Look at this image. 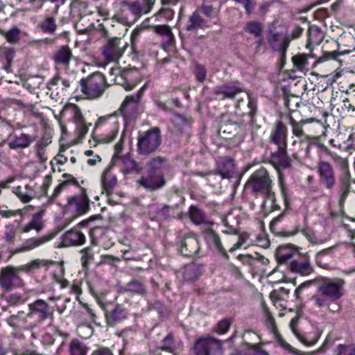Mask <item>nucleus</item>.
Returning a JSON list of instances; mask_svg holds the SVG:
<instances>
[{
  "instance_id": "obj_58",
  "label": "nucleus",
  "mask_w": 355,
  "mask_h": 355,
  "mask_svg": "<svg viewBox=\"0 0 355 355\" xmlns=\"http://www.w3.org/2000/svg\"><path fill=\"white\" fill-rule=\"evenodd\" d=\"M175 37L173 33L171 32L168 35L162 38L161 46L163 49L167 51L169 49L175 46Z\"/></svg>"
},
{
  "instance_id": "obj_7",
  "label": "nucleus",
  "mask_w": 355,
  "mask_h": 355,
  "mask_svg": "<svg viewBox=\"0 0 355 355\" xmlns=\"http://www.w3.org/2000/svg\"><path fill=\"white\" fill-rule=\"evenodd\" d=\"M25 283L14 266H7L0 271V286L5 292L22 288Z\"/></svg>"
},
{
  "instance_id": "obj_39",
  "label": "nucleus",
  "mask_w": 355,
  "mask_h": 355,
  "mask_svg": "<svg viewBox=\"0 0 355 355\" xmlns=\"http://www.w3.org/2000/svg\"><path fill=\"white\" fill-rule=\"evenodd\" d=\"M28 317H29L28 313H25L24 311H18L16 314H12L7 318L6 321L14 330H17L19 328V323H26Z\"/></svg>"
},
{
  "instance_id": "obj_34",
  "label": "nucleus",
  "mask_w": 355,
  "mask_h": 355,
  "mask_svg": "<svg viewBox=\"0 0 355 355\" xmlns=\"http://www.w3.org/2000/svg\"><path fill=\"white\" fill-rule=\"evenodd\" d=\"M141 95L142 88L140 89V90H139L137 93L132 95H128L125 97L120 107V110H121L124 115H125L127 110L128 109L129 107H131V108H135L137 106V103L140 101Z\"/></svg>"
},
{
  "instance_id": "obj_11",
  "label": "nucleus",
  "mask_w": 355,
  "mask_h": 355,
  "mask_svg": "<svg viewBox=\"0 0 355 355\" xmlns=\"http://www.w3.org/2000/svg\"><path fill=\"white\" fill-rule=\"evenodd\" d=\"M319 182L328 190L332 189L336 183V175L333 166L327 162H320L318 166Z\"/></svg>"
},
{
  "instance_id": "obj_23",
  "label": "nucleus",
  "mask_w": 355,
  "mask_h": 355,
  "mask_svg": "<svg viewBox=\"0 0 355 355\" xmlns=\"http://www.w3.org/2000/svg\"><path fill=\"white\" fill-rule=\"evenodd\" d=\"M204 266L198 261L191 262L184 266L182 277L184 281L192 282L197 280L203 270Z\"/></svg>"
},
{
  "instance_id": "obj_38",
  "label": "nucleus",
  "mask_w": 355,
  "mask_h": 355,
  "mask_svg": "<svg viewBox=\"0 0 355 355\" xmlns=\"http://www.w3.org/2000/svg\"><path fill=\"white\" fill-rule=\"evenodd\" d=\"M71 55L70 49L68 46H62L54 55L55 62L59 64L68 65Z\"/></svg>"
},
{
  "instance_id": "obj_62",
  "label": "nucleus",
  "mask_w": 355,
  "mask_h": 355,
  "mask_svg": "<svg viewBox=\"0 0 355 355\" xmlns=\"http://www.w3.org/2000/svg\"><path fill=\"white\" fill-rule=\"evenodd\" d=\"M150 309L158 312L159 316H165L168 313V309L166 306L159 301H156L150 304Z\"/></svg>"
},
{
  "instance_id": "obj_46",
  "label": "nucleus",
  "mask_w": 355,
  "mask_h": 355,
  "mask_svg": "<svg viewBox=\"0 0 355 355\" xmlns=\"http://www.w3.org/2000/svg\"><path fill=\"white\" fill-rule=\"evenodd\" d=\"M62 178L64 179V180L60 183L54 189L53 195L55 196H58L67 185L73 184L78 186V181L72 175L69 173H64L62 175Z\"/></svg>"
},
{
  "instance_id": "obj_20",
  "label": "nucleus",
  "mask_w": 355,
  "mask_h": 355,
  "mask_svg": "<svg viewBox=\"0 0 355 355\" xmlns=\"http://www.w3.org/2000/svg\"><path fill=\"white\" fill-rule=\"evenodd\" d=\"M118 291L121 293H130L145 297L147 295V287L141 281L133 279L124 285L119 286Z\"/></svg>"
},
{
  "instance_id": "obj_64",
  "label": "nucleus",
  "mask_w": 355,
  "mask_h": 355,
  "mask_svg": "<svg viewBox=\"0 0 355 355\" xmlns=\"http://www.w3.org/2000/svg\"><path fill=\"white\" fill-rule=\"evenodd\" d=\"M338 354L336 355H354L351 345H338L337 347Z\"/></svg>"
},
{
  "instance_id": "obj_10",
  "label": "nucleus",
  "mask_w": 355,
  "mask_h": 355,
  "mask_svg": "<svg viewBox=\"0 0 355 355\" xmlns=\"http://www.w3.org/2000/svg\"><path fill=\"white\" fill-rule=\"evenodd\" d=\"M343 284L342 279L328 280L320 284L318 291L331 302H334L343 295Z\"/></svg>"
},
{
  "instance_id": "obj_21",
  "label": "nucleus",
  "mask_w": 355,
  "mask_h": 355,
  "mask_svg": "<svg viewBox=\"0 0 355 355\" xmlns=\"http://www.w3.org/2000/svg\"><path fill=\"white\" fill-rule=\"evenodd\" d=\"M274 26H270L268 28V41L270 47L276 51H280L284 49H286L288 46V43L286 40L285 35L283 33L275 32L273 29Z\"/></svg>"
},
{
  "instance_id": "obj_4",
  "label": "nucleus",
  "mask_w": 355,
  "mask_h": 355,
  "mask_svg": "<svg viewBox=\"0 0 355 355\" xmlns=\"http://www.w3.org/2000/svg\"><path fill=\"white\" fill-rule=\"evenodd\" d=\"M334 155V159L340 171L338 178V193L340 195L339 205L342 207L351 191L352 177L347 159Z\"/></svg>"
},
{
  "instance_id": "obj_52",
  "label": "nucleus",
  "mask_w": 355,
  "mask_h": 355,
  "mask_svg": "<svg viewBox=\"0 0 355 355\" xmlns=\"http://www.w3.org/2000/svg\"><path fill=\"white\" fill-rule=\"evenodd\" d=\"M196 11H198L200 15H204L211 19H214L217 14L216 9L211 5L203 4L202 6L198 8Z\"/></svg>"
},
{
  "instance_id": "obj_54",
  "label": "nucleus",
  "mask_w": 355,
  "mask_h": 355,
  "mask_svg": "<svg viewBox=\"0 0 355 355\" xmlns=\"http://www.w3.org/2000/svg\"><path fill=\"white\" fill-rule=\"evenodd\" d=\"M174 11L168 6H163L155 15V16L158 17H163L166 21L171 20L173 18Z\"/></svg>"
},
{
  "instance_id": "obj_26",
  "label": "nucleus",
  "mask_w": 355,
  "mask_h": 355,
  "mask_svg": "<svg viewBox=\"0 0 355 355\" xmlns=\"http://www.w3.org/2000/svg\"><path fill=\"white\" fill-rule=\"evenodd\" d=\"M89 200L86 194L76 195L68 198L67 205L74 207L76 211L83 214L89 209Z\"/></svg>"
},
{
  "instance_id": "obj_17",
  "label": "nucleus",
  "mask_w": 355,
  "mask_h": 355,
  "mask_svg": "<svg viewBox=\"0 0 355 355\" xmlns=\"http://www.w3.org/2000/svg\"><path fill=\"white\" fill-rule=\"evenodd\" d=\"M85 234L78 227H73L61 237L62 247L79 246L85 243Z\"/></svg>"
},
{
  "instance_id": "obj_6",
  "label": "nucleus",
  "mask_w": 355,
  "mask_h": 355,
  "mask_svg": "<svg viewBox=\"0 0 355 355\" xmlns=\"http://www.w3.org/2000/svg\"><path fill=\"white\" fill-rule=\"evenodd\" d=\"M194 355H222V342L211 336H201L194 342Z\"/></svg>"
},
{
  "instance_id": "obj_48",
  "label": "nucleus",
  "mask_w": 355,
  "mask_h": 355,
  "mask_svg": "<svg viewBox=\"0 0 355 355\" xmlns=\"http://www.w3.org/2000/svg\"><path fill=\"white\" fill-rule=\"evenodd\" d=\"M321 29L316 26H310L307 31L308 42L309 44L313 43H318L322 37Z\"/></svg>"
},
{
  "instance_id": "obj_43",
  "label": "nucleus",
  "mask_w": 355,
  "mask_h": 355,
  "mask_svg": "<svg viewBox=\"0 0 355 355\" xmlns=\"http://www.w3.org/2000/svg\"><path fill=\"white\" fill-rule=\"evenodd\" d=\"M189 212L191 221L196 225H200L206 222L205 213L196 206L191 205Z\"/></svg>"
},
{
  "instance_id": "obj_45",
  "label": "nucleus",
  "mask_w": 355,
  "mask_h": 355,
  "mask_svg": "<svg viewBox=\"0 0 355 355\" xmlns=\"http://www.w3.org/2000/svg\"><path fill=\"white\" fill-rule=\"evenodd\" d=\"M21 31L17 26L11 28L8 31L3 30L0 31V35H3L5 39L11 44L17 43L20 39Z\"/></svg>"
},
{
  "instance_id": "obj_55",
  "label": "nucleus",
  "mask_w": 355,
  "mask_h": 355,
  "mask_svg": "<svg viewBox=\"0 0 355 355\" xmlns=\"http://www.w3.org/2000/svg\"><path fill=\"white\" fill-rule=\"evenodd\" d=\"M16 236V230L13 227L7 226L4 235L3 236V241L7 244H13Z\"/></svg>"
},
{
  "instance_id": "obj_14",
  "label": "nucleus",
  "mask_w": 355,
  "mask_h": 355,
  "mask_svg": "<svg viewBox=\"0 0 355 355\" xmlns=\"http://www.w3.org/2000/svg\"><path fill=\"white\" fill-rule=\"evenodd\" d=\"M55 236V233L49 234L40 237H31L26 239L22 244L13 250L12 254H16L34 250L52 240Z\"/></svg>"
},
{
  "instance_id": "obj_5",
  "label": "nucleus",
  "mask_w": 355,
  "mask_h": 355,
  "mask_svg": "<svg viewBox=\"0 0 355 355\" xmlns=\"http://www.w3.org/2000/svg\"><path fill=\"white\" fill-rule=\"evenodd\" d=\"M254 193L267 195L269 199L275 200V193L271 191L272 180L268 171L261 167L254 171L248 181Z\"/></svg>"
},
{
  "instance_id": "obj_33",
  "label": "nucleus",
  "mask_w": 355,
  "mask_h": 355,
  "mask_svg": "<svg viewBox=\"0 0 355 355\" xmlns=\"http://www.w3.org/2000/svg\"><path fill=\"white\" fill-rule=\"evenodd\" d=\"M43 213L44 211L41 210L34 214L31 221L23 227L22 232H28L31 230H35L37 232H40L44 227V224L42 219Z\"/></svg>"
},
{
  "instance_id": "obj_59",
  "label": "nucleus",
  "mask_w": 355,
  "mask_h": 355,
  "mask_svg": "<svg viewBox=\"0 0 355 355\" xmlns=\"http://www.w3.org/2000/svg\"><path fill=\"white\" fill-rule=\"evenodd\" d=\"M193 73L198 81L202 83L205 80L207 75V71L204 66L201 64H196L194 67Z\"/></svg>"
},
{
  "instance_id": "obj_53",
  "label": "nucleus",
  "mask_w": 355,
  "mask_h": 355,
  "mask_svg": "<svg viewBox=\"0 0 355 355\" xmlns=\"http://www.w3.org/2000/svg\"><path fill=\"white\" fill-rule=\"evenodd\" d=\"M279 184L281 190V194L283 198L284 204L286 207L288 206V199H289V194H288V189L287 187V185L284 181V178L282 175V174H279Z\"/></svg>"
},
{
  "instance_id": "obj_31",
  "label": "nucleus",
  "mask_w": 355,
  "mask_h": 355,
  "mask_svg": "<svg viewBox=\"0 0 355 355\" xmlns=\"http://www.w3.org/2000/svg\"><path fill=\"white\" fill-rule=\"evenodd\" d=\"M51 262V261L46 259H37L28 263L16 266L17 272L19 273V271H23L26 273H29L42 267H49V265Z\"/></svg>"
},
{
  "instance_id": "obj_13",
  "label": "nucleus",
  "mask_w": 355,
  "mask_h": 355,
  "mask_svg": "<svg viewBox=\"0 0 355 355\" xmlns=\"http://www.w3.org/2000/svg\"><path fill=\"white\" fill-rule=\"evenodd\" d=\"M270 162L279 175L281 174L280 168H291L293 160L287 153V146H277V150L270 155Z\"/></svg>"
},
{
  "instance_id": "obj_56",
  "label": "nucleus",
  "mask_w": 355,
  "mask_h": 355,
  "mask_svg": "<svg viewBox=\"0 0 355 355\" xmlns=\"http://www.w3.org/2000/svg\"><path fill=\"white\" fill-rule=\"evenodd\" d=\"M6 300L10 306H17L24 304L25 300L19 293H12L6 297Z\"/></svg>"
},
{
  "instance_id": "obj_15",
  "label": "nucleus",
  "mask_w": 355,
  "mask_h": 355,
  "mask_svg": "<svg viewBox=\"0 0 355 355\" xmlns=\"http://www.w3.org/2000/svg\"><path fill=\"white\" fill-rule=\"evenodd\" d=\"M155 0H136L132 3L124 1L123 4L129 7L130 12L134 16L133 21L137 20L141 15L151 11Z\"/></svg>"
},
{
  "instance_id": "obj_49",
  "label": "nucleus",
  "mask_w": 355,
  "mask_h": 355,
  "mask_svg": "<svg viewBox=\"0 0 355 355\" xmlns=\"http://www.w3.org/2000/svg\"><path fill=\"white\" fill-rule=\"evenodd\" d=\"M80 252L82 254L81 263L85 270L88 269L89 263L94 259V252L92 247H87L82 249Z\"/></svg>"
},
{
  "instance_id": "obj_28",
  "label": "nucleus",
  "mask_w": 355,
  "mask_h": 355,
  "mask_svg": "<svg viewBox=\"0 0 355 355\" xmlns=\"http://www.w3.org/2000/svg\"><path fill=\"white\" fill-rule=\"evenodd\" d=\"M298 248L293 244H285L279 245L276 251V259L279 264L286 263L292 257L294 250Z\"/></svg>"
},
{
  "instance_id": "obj_1",
  "label": "nucleus",
  "mask_w": 355,
  "mask_h": 355,
  "mask_svg": "<svg viewBox=\"0 0 355 355\" xmlns=\"http://www.w3.org/2000/svg\"><path fill=\"white\" fill-rule=\"evenodd\" d=\"M165 159L161 157L151 158L146 165V172L138 181L139 185L148 191H153L162 188L166 184L163 165Z\"/></svg>"
},
{
  "instance_id": "obj_60",
  "label": "nucleus",
  "mask_w": 355,
  "mask_h": 355,
  "mask_svg": "<svg viewBox=\"0 0 355 355\" xmlns=\"http://www.w3.org/2000/svg\"><path fill=\"white\" fill-rule=\"evenodd\" d=\"M153 31L163 37L172 32L171 27L168 25H155L152 27Z\"/></svg>"
},
{
  "instance_id": "obj_42",
  "label": "nucleus",
  "mask_w": 355,
  "mask_h": 355,
  "mask_svg": "<svg viewBox=\"0 0 355 355\" xmlns=\"http://www.w3.org/2000/svg\"><path fill=\"white\" fill-rule=\"evenodd\" d=\"M116 178L112 175L108 170L105 171L102 176V186L107 193L112 191L116 184Z\"/></svg>"
},
{
  "instance_id": "obj_18",
  "label": "nucleus",
  "mask_w": 355,
  "mask_h": 355,
  "mask_svg": "<svg viewBox=\"0 0 355 355\" xmlns=\"http://www.w3.org/2000/svg\"><path fill=\"white\" fill-rule=\"evenodd\" d=\"M288 129L286 125L282 121H277L271 130L270 142L277 146H287Z\"/></svg>"
},
{
  "instance_id": "obj_44",
  "label": "nucleus",
  "mask_w": 355,
  "mask_h": 355,
  "mask_svg": "<svg viewBox=\"0 0 355 355\" xmlns=\"http://www.w3.org/2000/svg\"><path fill=\"white\" fill-rule=\"evenodd\" d=\"M88 347L78 339H73L69 345L70 355H86Z\"/></svg>"
},
{
  "instance_id": "obj_22",
  "label": "nucleus",
  "mask_w": 355,
  "mask_h": 355,
  "mask_svg": "<svg viewBox=\"0 0 355 355\" xmlns=\"http://www.w3.org/2000/svg\"><path fill=\"white\" fill-rule=\"evenodd\" d=\"M120 44L121 40L119 38L110 40L103 47V56L108 60L119 58L123 53Z\"/></svg>"
},
{
  "instance_id": "obj_12",
  "label": "nucleus",
  "mask_w": 355,
  "mask_h": 355,
  "mask_svg": "<svg viewBox=\"0 0 355 355\" xmlns=\"http://www.w3.org/2000/svg\"><path fill=\"white\" fill-rule=\"evenodd\" d=\"M178 251L184 257H192L197 254L200 247L197 239L193 236H182L176 241Z\"/></svg>"
},
{
  "instance_id": "obj_37",
  "label": "nucleus",
  "mask_w": 355,
  "mask_h": 355,
  "mask_svg": "<svg viewBox=\"0 0 355 355\" xmlns=\"http://www.w3.org/2000/svg\"><path fill=\"white\" fill-rule=\"evenodd\" d=\"M284 216H285V214L282 213L281 214H279L277 217L274 218L271 220L270 224V228L272 232H273L274 234H275L276 235L279 236H291L296 235L300 232L299 227H296L295 228V230H293V231L282 230V231H279V232H276L275 225L278 223H279L280 221L282 220Z\"/></svg>"
},
{
  "instance_id": "obj_25",
  "label": "nucleus",
  "mask_w": 355,
  "mask_h": 355,
  "mask_svg": "<svg viewBox=\"0 0 355 355\" xmlns=\"http://www.w3.org/2000/svg\"><path fill=\"white\" fill-rule=\"evenodd\" d=\"M12 140L8 143L12 150L24 149L29 147L35 140V137L25 133L14 135Z\"/></svg>"
},
{
  "instance_id": "obj_27",
  "label": "nucleus",
  "mask_w": 355,
  "mask_h": 355,
  "mask_svg": "<svg viewBox=\"0 0 355 355\" xmlns=\"http://www.w3.org/2000/svg\"><path fill=\"white\" fill-rule=\"evenodd\" d=\"M208 27L207 21L205 20L196 10L189 16L185 30L195 31Z\"/></svg>"
},
{
  "instance_id": "obj_47",
  "label": "nucleus",
  "mask_w": 355,
  "mask_h": 355,
  "mask_svg": "<svg viewBox=\"0 0 355 355\" xmlns=\"http://www.w3.org/2000/svg\"><path fill=\"white\" fill-rule=\"evenodd\" d=\"M246 345L248 346V349L245 351L243 352L236 351L235 353H232L230 355H269L266 351L257 345L247 343Z\"/></svg>"
},
{
  "instance_id": "obj_16",
  "label": "nucleus",
  "mask_w": 355,
  "mask_h": 355,
  "mask_svg": "<svg viewBox=\"0 0 355 355\" xmlns=\"http://www.w3.org/2000/svg\"><path fill=\"white\" fill-rule=\"evenodd\" d=\"M28 315L32 317L33 315H38L40 321H44L52 315V309L49 304L42 299H37L28 305Z\"/></svg>"
},
{
  "instance_id": "obj_40",
  "label": "nucleus",
  "mask_w": 355,
  "mask_h": 355,
  "mask_svg": "<svg viewBox=\"0 0 355 355\" xmlns=\"http://www.w3.org/2000/svg\"><path fill=\"white\" fill-rule=\"evenodd\" d=\"M243 31L252 35L254 37H260L262 36L263 26L259 21L252 20L245 24Z\"/></svg>"
},
{
  "instance_id": "obj_36",
  "label": "nucleus",
  "mask_w": 355,
  "mask_h": 355,
  "mask_svg": "<svg viewBox=\"0 0 355 355\" xmlns=\"http://www.w3.org/2000/svg\"><path fill=\"white\" fill-rule=\"evenodd\" d=\"M284 216H285V214L282 213L281 214H279L277 217L274 218L271 220L270 224V228L272 232H273L274 234H275L276 235L279 236H291L296 235L300 232L299 227H296L295 228V230H293V231L282 230V231H279V232H276L275 225L278 223H279L280 221L282 220Z\"/></svg>"
},
{
  "instance_id": "obj_29",
  "label": "nucleus",
  "mask_w": 355,
  "mask_h": 355,
  "mask_svg": "<svg viewBox=\"0 0 355 355\" xmlns=\"http://www.w3.org/2000/svg\"><path fill=\"white\" fill-rule=\"evenodd\" d=\"M290 270L295 273H298L301 275H308L313 272L309 261L304 259L302 261L293 260L290 263Z\"/></svg>"
},
{
  "instance_id": "obj_24",
  "label": "nucleus",
  "mask_w": 355,
  "mask_h": 355,
  "mask_svg": "<svg viewBox=\"0 0 355 355\" xmlns=\"http://www.w3.org/2000/svg\"><path fill=\"white\" fill-rule=\"evenodd\" d=\"M178 349L175 338L173 334H168L161 341L159 345H157L151 351L153 355H162V352H167L173 354H175Z\"/></svg>"
},
{
  "instance_id": "obj_9",
  "label": "nucleus",
  "mask_w": 355,
  "mask_h": 355,
  "mask_svg": "<svg viewBox=\"0 0 355 355\" xmlns=\"http://www.w3.org/2000/svg\"><path fill=\"white\" fill-rule=\"evenodd\" d=\"M244 89L238 82L227 83L223 84V104L225 107L232 106L234 112L238 109L242 98L238 95L243 92Z\"/></svg>"
},
{
  "instance_id": "obj_63",
  "label": "nucleus",
  "mask_w": 355,
  "mask_h": 355,
  "mask_svg": "<svg viewBox=\"0 0 355 355\" xmlns=\"http://www.w3.org/2000/svg\"><path fill=\"white\" fill-rule=\"evenodd\" d=\"M116 70L119 71L120 76L116 77V78H115L116 84L121 85L127 91L132 90V89L131 86L130 85V84H128V80L125 79V76H124L123 73L121 71V69H116Z\"/></svg>"
},
{
  "instance_id": "obj_8",
  "label": "nucleus",
  "mask_w": 355,
  "mask_h": 355,
  "mask_svg": "<svg viewBox=\"0 0 355 355\" xmlns=\"http://www.w3.org/2000/svg\"><path fill=\"white\" fill-rule=\"evenodd\" d=\"M226 190L229 189L230 195L234 196L236 188L239 186L241 174L236 168L235 161L231 157H223V180Z\"/></svg>"
},
{
  "instance_id": "obj_35",
  "label": "nucleus",
  "mask_w": 355,
  "mask_h": 355,
  "mask_svg": "<svg viewBox=\"0 0 355 355\" xmlns=\"http://www.w3.org/2000/svg\"><path fill=\"white\" fill-rule=\"evenodd\" d=\"M125 76V79L128 80V84L133 89L140 80V73L137 67H128L121 69Z\"/></svg>"
},
{
  "instance_id": "obj_2",
  "label": "nucleus",
  "mask_w": 355,
  "mask_h": 355,
  "mask_svg": "<svg viewBox=\"0 0 355 355\" xmlns=\"http://www.w3.org/2000/svg\"><path fill=\"white\" fill-rule=\"evenodd\" d=\"M81 92L89 98L101 97L105 89L109 87L105 77L99 71L92 73L79 81Z\"/></svg>"
},
{
  "instance_id": "obj_41",
  "label": "nucleus",
  "mask_w": 355,
  "mask_h": 355,
  "mask_svg": "<svg viewBox=\"0 0 355 355\" xmlns=\"http://www.w3.org/2000/svg\"><path fill=\"white\" fill-rule=\"evenodd\" d=\"M290 327L292 331L296 336L297 339L306 346H312L318 341V337L310 338L309 335L302 334L294 326V319H292L290 322Z\"/></svg>"
},
{
  "instance_id": "obj_51",
  "label": "nucleus",
  "mask_w": 355,
  "mask_h": 355,
  "mask_svg": "<svg viewBox=\"0 0 355 355\" xmlns=\"http://www.w3.org/2000/svg\"><path fill=\"white\" fill-rule=\"evenodd\" d=\"M41 30L45 33H53L57 28L55 19L53 17L46 18L40 24Z\"/></svg>"
},
{
  "instance_id": "obj_50",
  "label": "nucleus",
  "mask_w": 355,
  "mask_h": 355,
  "mask_svg": "<svg viewBox=\"0 0 355 355\" xmlns=\"http://www.w3.org/2000/svg\"><path fill=\"white\" fill-rule=\"evenodd\" d=\"M290 123L292 125L293 133L297 137H304L306 140H311L312 137L309 135L304 134L302 130V125L304 124V121L297 122L293 118H290Z\"/></svg>"
},
{
  "instance_id": "obj_61",
  "label": "nucleus",
  "mask_w": 355,
  "mask_h": 355,
  "mask_svg": "<svg viewBox=\"0 0 355 355\" xmlns=\"http://www.w3.org/2000/svg\"><path fill=\"white\" fill-rule=\"evenodd\" d=\"M171 209V207L169 205H165L162 208L157 209L156 211V216L159 220H166L170 216V210Z\"/></svg>"
},
{
  "instance_id": "obj_19",
  "label": "nucleus",
  "mask_w": 355,
  "mask_h": 355,
  "mask_svg": "<svg viewBox=\"0 0 355 355\" xmlns=\"http://www.w3.org/2000/svg\"><path fill=\"white\" fill-rule=\"evenodd\" d=\"M128 316V311L121 304H116L111 310H106L105 318L107 324L110 327H114L125 320Z\"/></svg>"
},
{
  "instance_id": "obj_30",
  "label": "nucleus",
  "mask_w": 355,
  "mask_h": 355,
  "mask_svg": "<svg viewBox=\"0 0 355 355\" xmlns=\"http://www.w3.org/2000/svg\"><path fill=\"white\" fill-rule=\"evenodd\" d=\"M118 161H120L123 164L122 171L124 174H130L134 172L136 173H141V167H139L138 164L131 159L129 155L119 157Z\"/></svg>"
},
{
  "instance_id": "obj_3",
  "label": "nucleus",
  "mask_w": 355,
  "mask_h": 355,
  "mask_svg": "<svg viewBox=\"0 0 355 355\" xmlns=\"http://www.w3.org/2000/svg\"><path fill=\"white\" fill-rule=\"evenodd\" d=\"M162 143L161 130L159 127H153L143 132L137 137V153L141 155L153 153Z\"/></svg>"
},
{
  "instance_id": "obj_57",
  "label": "nucleus",
  "mask_w": 355,
  "mask_h": 355,
  "mask_svg": "<svg viewBox=\"0 0 355 355\" xmlns=\"http://www.w3.org/2000/svg\"><path fill=\"white\" fill-rule=\"evenodd\" d=\"M230 121L225 119V116L223 114V125H225V127H227L229 125H230V128H225L223 130V133L230 135V136L231 135H235L236 134L238 133V123L236 122L228 123Z\"/></svg>"
},
{
  "instance_id": "obj_32",
  "label": "nucleus",
  "mask_w": 355,
  "mask_h": 355,
  "mask_svg": "<svg viewBox=\"0 0 355 355\" xmlns=\"http://www.w3.org/2000/svg\"><path fill=\"white\" fill-rule=\"evenodd\" d=\"M206 241L209 248L214 252L218 253L222 252V245L220 238L212 229H209L205 234Z\"/></svg>"
}]
</instances>
